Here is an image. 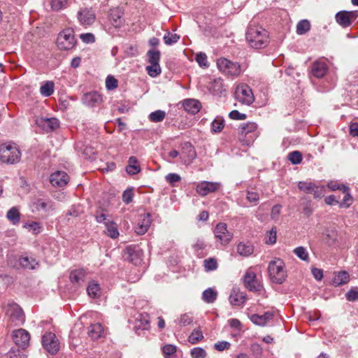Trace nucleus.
<instances>
[{
    "mask_svg": "<svg viewBox=\"0 0 358 358\" xmlns=\"http://www.w3.org/2000/svg\"><path fill=\"white\" fill-rule=\"evenodd\" d=\"M246 39L249 45L256 49L265 48L269 42L267 31L259 26H250L246 32Z\"/></svg>",
    "mask_w": 358,
    "mask_h": 358,
    "instance_id": "nucleus-1",
    "label": "nucleus"
},
{
    "mask_svg": "<svg viewBox=\"0 0 358 358\" xmlns=\"http://www.w3.org/2000/svg\"><path fill=\"white\" fill-rule=\"evenodd\" d=\"M22 152L18 145L12 142L0 145V162L8 165H14L20 162Z\"/></svg>",
    "mask_w": 358,
    "mask_h": 358,
    "instance_id": "nucleus-2",
    "label": "nucleus"
},
{
    "mask_svg": "<svg viewBox=\"0 0 358 358\" xmlns=\"http://www.w3.org/2000/svg\"><path fill=\"white\" fill-rule=\"evenodd\" d=\"M268 272L271 280L276 284H282L287 278L285 263L280 259H275L270 262Z\"/></svg>",
    "mask_w": 358,
    "mask_h": 358,
    "instance_id": "nucleus-3",
    "label": "nucleus"
},
{
    "mask_svg": "<svg viewBox=\"0 0 358 358\" xmlns=\"http://www.w3.org/2000/svg\"><path fill=\"white\" fill-rule=\"evenodd\" d=\"M76 43L74 31L71 28H66L62 30L57 38V44L60 50H71L76 46Z\"/></svg>",
    "mask_w": 358,
    "mask_h": 358,
    "instance_id": "nucleus-4",
    "label": "nucleus"
},
{
    "mask_svg": "<svg viewBox=\"0 0 358 358\" xmlns=\"http://www.w3.org/2000/svg\"><path fill=\"white\" fill-rule=\"evenodd\" d=\"M217 66L218 69L226 76L237 77L241 75V65L238 62L221 57L217 60Z\"/></svg>",
    "mask_w": 358,
    "mask_h": 358,
    "instance_id": "nucleus-5",
    "label": "nucleus"
},
{
    "mask_svg": "<svg viewBox=\"0 0 358 358\" xmlns=\"http://www.w3.org/2000/svg\"><path fill=\"white\" fill-rule=\"evenodd\" d=\"M5 311L9 320L15 325L22 324L24 322L25 317L24 312L16 303H8L5 306Z\"/></svg>",
    "mask_w": 358,
    "mask_h": 358,
    "instance_id": "nucleus-6",
    "label": "nucleus"
},
{
    "mask_svg": "<svg viewBox=\"0 0 358 358\" xmlns=\"http://www.w3.org/2000/svg\"><path fill=\"white\" fill-rule=\"evenodd\" d=\"M257 125L254 122H248L240 126V139L245 141V144H250L257 138L256 130Z\"/></svg>",
    "mask_w": 358,
    "mask_h": 358,
    "instance_id": "nucleus-7",
    "label": "nucleus"
},
{
    "mask_svg": "<svg viewBox=\"0 0 358 358\" xmlns=\"http://www.w3.org/2000/svg\"><path fill=\"white\" fill-rule=\"evenodd\" d=\"M235 97L239 102L245 105H250L255 100L251 88L245 84L236 87Z\"/></svg>",
    "mask_w": 358,
    "mask_h": 358,
    "instance_id": "nucleus-8",
    "label": "nucleus"
},
{
    "mask_svg": "<svg viewBox=\"0 0 358 358\" xmlns=\"http://www.w3.org/2000/svg\"><path fill=\"white\" fill-rule=\"evenodd\" d=\"M213 232L217 241L222 245L229 244L233 238V234L228 231L227 225L224 222L218 223Z\"/></svg>",
    "mask_w": 358,
    "mask_h": 358,
    "instance_id": "nucleus-9",
    "label": "nucleus"
},
{
    "mask_svg": "<svg viewBox=\"0 0 358 358\" xmlns=\"http://www.w3.org/2000/svg\"><path fill=\"white\" fill-rule=\"evenodd\" d=\"M43 348L51 355H55L59 350V342L55 334L45 333L42 338Z\"/></svg>",
    "mask_w": 358,
    "mask_h": 358,
    "instance_id": "nucleus-10",
    "label": "nucleus"
},
{
    "mask_svg": "<svg viewBox=\"0 0 358 358\" xmlns=\"http://www.w3.org/2000/svg\"><path fill=\"white\" fill-rule=\"evenodd\" d=\"M13 338L16 345L22 349L27 348L29 345L30 334L23 329L13 331Z\"/></svg>",
    "mask_w": 358,
    "mask_h": 358,
    "instance_id": "nucleus-11",
    "label": "nucleus"
},
{
    "mask_svg": "<svg viewBox=\"0 0 358 358\" xmlns=\"http://www.w3.org/2000/svg\"><path fill=\"white\" fill-rule=\"evenodd\" d=\"M243 282L245 287L251 292H259L262 289V285L258 282L255 272L248 270L244 277Z\"/></svg>",
    "mask_w": 358,
    "mask_h": 358,
    "instance_id": "nucleus-12",
    "label": "nucleus"
},
{
    "mask_svg": "<svg viewBox=\"0 0 358 358\" xmlns=\"http://www.w3.org/2000/svg\"><path fill=\"white\" fill-rule=\"evenodd\" d=\"M357 16L358 14L357 11L343 10L338 12L336 15V20L343 27H348L352 23Z\"/></svg>",
    "mask_w": 358,
    "mask_h": 358,
    "instance_id": "nucleus-13",
    "label": "nucleus"
},
{
    "mask_svg": "<svg viewBox=\"0 0 358 358\" xmlns=\"http://www.w3.org/2000/svg\"><path fill=\"white\" fill-rule=\"evenodd\" d=\"M220 188L219 182L203 181L197 185L196 190L200 196H205L209 193L217 191Z\"/></svg>",
    "mask_w": 358,
    "mask_h": 358,
    "instance_id": "nucleus-14",
    "label": "nucleus"
},
{
    "mask_svg": "<svg viewBox=\"0 0 358 358\" xmlns=\"http://www.w3.org/2000/svg\"><path fill=\"white\" fill-rule=\"evenodd\" d=\"M78 18L80 24L90 25L94 22L96 15L92 8H85L78 11Z\"/></svg>",
    "mask_w": 358,
    "mask_h": 358,
    "instance_id": "nucleus-15",
    "label": "nucleus"
},
{
    "mask_svg": "<svg viewBox=\"0 0 358 358\" xmlns=\"http://www.w3.org/2000/svg\"><path fill=\"white\" fill-rule=\"evenodd\" d=\"M124 13L120 8H113L109 10L108 18L112 25L115 28H120L124 24Z\"/></svg>",
    "mask_w": 358,
    "mask_h": 358,
    "instance_id": "nucleus-16",
    "label": "nucleus"
},
{
    "mask_svg": "<svg viewBox=\"0 0 358 358\" xmlns=\"http://www.w3.org/2000/svg\"><path fill=\"white\" fill-rule=\"evenodd\" d=\"M36 123L43 128L46 132L55 130L59 126V120L57 118L39 117L36 119Z\"/></svg>",
    "mask_w": 358,
    "mask_h": 358,
    "instance_id": "nucleus-17",
    "label": "nucleus"
},
{
    "mask_svg": "<svg viewBox=\"0 0 358 358\" xmlns=\"http://www.w3.org/2000/svg\"><path fill=\"white\" fill-rule=\"evenodd\" d=\"M69 177L64 171H57L52 173L50 177V182L54 187H64L69 182Z\"/></svg>",
    "mask_w": 358,
    "mask_h": 358,
    "instance_id": "nucleus-18",
    "label": "nucleus"
},
{
    "mask_svg": "<svg viewBox=\"0 0 358 358\" xmlns=\"http://www.w3.org/2000/svg\"><path fill=\"white\" fill-rule=\"evenodd\" d=\"M150 317L148 313H141L135 318L134 329L138 334L139 330H148L150 328Z\"/></svg>",
    "mask_w": 358,
    "mask_h": 358,
    "instance_id": "nucleus-19",
    "label": "nucleus"
},
{
    "mask_svg": "<svg viewBox=\"0 0 358 358\" xmlns=\"http://www.w3.org/2000/svg\"><path fill=\"white\" fill-rule=\"evenodd\" d=\"M83 103L90 107L100 104L102 101L101 96L96 92L86 93L83 96Z\"/></svg>",
    "mask_w": 358,
    "mask_h": 358,
    "instance_id": "nucleus-20",
    "label": "nucleus"
},
{
    "mask_svg": "<svg viewBox=\"0 0 358 358\" xmlns=\"http://www.w3.org/2000/svg\"><path fill=\"white\" fill-rule=\"evenodd\" d=\"M123 257L125 260L136 264L139 259V252L135 245H128L124 251Z\"/></svg>",
    "mask_w": 358,
    "mask_h": 358,
    "instance_id": "nucleus-21",
    "label": "nucleus"
},
{
    "mask_svg": "<svg viewBox=\"0 0 358 358\" xmlns=\"http://www.w3.org/2000/svg\"><path fill=\"white\" fill-rule=\"evenodd\" d=\"M327 71L328 67L324 62L317 61L313 64L311 72L313 76L317 78H322L327 73Z\"/></svg>",
    "mask_w": 358,
    "mask_h": 358,
    "instance_id": "nucleus-22",
    "label": "nucleus"
},
{
    "mask_svg": "<svg viewBox=\"0 0 358 358\" xmlns=\"http://www.w3.org/2000/svg\"><path fill=\"white\" fill-rule=\"evenodd\" d=\"M183 108L188 113L194 115L200 110L201 104L196 99H187L183 102Z\"/></svg>",
    "mask_w": 358,
    "mask_h": 358,
    "instance_id": "nucleus-23",
    "label": "nucleus"
},
{
    "mask_svg": "<svg viewBox=\"0 0 358 358\" xmlns=\"http://www.w3.org/2000/svg\"><path fill=\"white\" fill-rule=\"evenodd\" d=\"M273 317V313L272 312L268 311L264 313L263 315H259L257 314H253L250 317L251 321L257 325L264 326L266 322L272 319Z\"/></svg>",
    "mask_w": 358,
    "mask_h": 358,
    "instance_id": "nucleus-24",
    "label": "nucleus"
},
{
    "mask_svg": "<svg viewBox=\"0 0 358 358\" xmlns=\"http://www.w3.org/2000/svg\"><path fill=\"white\" fill-rule=\"evenodd\" d=\"M85 277L86 273L83 269L72 271L69 275L71 282L73 284H77L78 285H80L85 282Z\"/></svg>",
    "mask_w": 358,
    "mask_h": 358,
    "instance_id": "nucleus-25",
    "label": "nucleus"
},
{
    "mask_svg": "<svg viewBox=\"0 0 358 358\" xmlns=\"http://www.w3.org/2000/svg\"><path fill=\"white\" fill-rule=\"evenodd\" d=\"M182 153L186 155L187 159L189 162H191L196 157V152L194 147L189 142H185L182 145Z\"/></svg>",
    "mask_w": 358,
    "mask_h": 358,
    "instance_id": "nucleus-26",
    "label": "nucleus"
},
{
    "mask_svg": "<svg viewBox=\"0 0 358 358\" xmlns=\"http://www.w3.org/2000/svg\"><path fill=\"white\" fill-rule=\"evenodd\" d=\"M150 224V215L148 213L144 215L143 220L137 224L135 231L138 235H143L145 234Z\"/></svg>",
    "mask_w": 358,
    "mask_h": 358,
    "instance_id": "nucleus-27",
    "label": "nucleus"
},
{
    "mask_svg": "<svg viewBox=\"0 0 358 358\" xmlns=\"http://www.w3.org/2000/svg\"><path fill=\"white\" fill-rule=\"evenodd\" d=\"M126 171L129 175H135L141 171L138 160L135 157H130L128 161V165L126 167Z\"/></svg>",
    "mask_w": 358,
    "mask_h": 358,
    "instance_id": "nucleus-28",
    "label": "nucleus"
},
{
    "mask_svg": "<svg viewBox=\"0 0 358 358\" xmlns=\"http://www.w3.org/2000/svg\"><path fill=\"white\" fill-rule=\"evenodd\" d=\"M103 334V328L99 323L92 324L88 329V335L92 339H98Z\"/></svg>",
    "mask_w": 358,
    "mask_h": 358,
    "instance_id": "nucleus-29",
    "label": "nucleus"
},
{
    "mask_svg": "<svg viewBox=\"0 0 358 358\" xmlns=\"http://www.w3.org/2000/svg\"><path fill=\"white\" fill-rule=\"evenodd\" d=\"M245 296L242 292L232 290L229 296V301L232 306L242 305L245 301Z\"/></svg>",
    "mask_w": 358,
    "mask_h": 358,
    "instance_id": "nucleus-30",
    "label": "nucleus"
},
{
    "mask_svg": "<svg viewBox=\"0 0 358 358\" xmlns=\"http://www.w3.org/2000/svg\"><path fill=\"white\" fill-rule=\"evenodd\" d=\"M254 248L250 243L241 242L237 245V252L244 257H248L253 253Z\"/></svg>",
    "mask_w": 358,
    "mask_h": 358,
    "instance_id": "nucleus-31",
    "label": "nucleus"
},
{
    "mask_svg": "<svg viewBox=\"0 0 358 358\" xmlns=\"http://www.w3.org/2000/svg\"><path fill=\"white\" fill-rule=\"evenodd\" d=\"M217 296V292L212 288H208L202 293V299L208 303H213L216 300Z\"/></svg>",
    "mask_w": 358,
    "mask_h": 358,
    "instance_id": "nucleus-32",
    "label": "nucleus"
},
{
    "mask_svg": "<svg viewBox=\"0 0 358 358\" xmlns=\"http://www.w3.org/2000/svg\"><path fill=\"white\" fill-rule=\"evenodd\" d=\"M7 219L13 224H17L20 221V213L16 207L11 208L6 214Z\"/></svg>",
    "mask_w": 358,
    "mask_h": 358,
    "instance_id": "nucleus-33",
    "label": "nucleus"
},
{
    "mask_svg": "<svg viewBox=\"0 0 358 358\" xmlns=\"http://www.w3.org/2000/svg\"><path fill=\"white\" fill-rule=\"evenodd\" d=\"M106 234L112 238H116L119 236V231L117 230V225L113 222H106Z\"/></svg>",
    "mask_w": 358,
    "mask_h": 358,
    "instance_id": "nucleus-34",
    "label": "nucleus"
},
{
    "mask_svg": "<svg viewBox=\"0 0 358 358\" xmlns=\"http://www.w3.org/2000/svg\"><path fill=\"white\" fill-rule=\"evenodd\" d=\"M54 83L52 81H46L41 86L40 92L45 97L51 96L54 92Z\"/></svg>",
    "mask_w": 358,
    "mask_h": 358,
    "instance_id": "nucleus-35",
    "label": "nucleus"
},
{
    "mask_svg": "<svg viewBox=\"0 0 358 358\" xmlns=\"http://www.w3.org/2000/svg\"><path fill=\"white\" fill-rule=\"evenodd\" d=\"M350 280V275L346 271L339 272L334 278L333 282L336 285H341L347 283Z\"/></svg>",
    "mask_w": 358,
    "mask_h": 358,
    "instance_id": "nucleus-36",
    "label": "nucleus"
},
{
    "mask_svg": "<svg viewBox=\"0 0 358 358\" xmlns=\"http://www.w3.org/2000/svg\"><path fill=\"white\" fill-rule=\"evenodd\" d=\"M87 294L92 298H97L100 295V287L99 285L94 282V281L90 282L87 288Z\"/></svg>",
    "mask_w": 358,
    "mask_h": 358,
    "instance_id": "nucleus-37",
    "label": "nucleus"
},
{
    "mask_svg": "<svg viewBox=\"0 0 358 358\" xmlns=\"http://www.w3.org/2000/svg\"><path fill=\"white\" fill-rule=\"evenodd\" d=\"M19 261L21 266L27 269H34L38 264L34 259L28 257H22Z\"/></svg>",
    "mask_w": 358,
    "mask_h": 358,
    "instance_id": "nucleus-38",
    "label": "nucleus"
},
{
    "mask_svg": "<svg viewBox=\"0 0 358 358\" xmlns=\"http://www.w3.org/2000/svg\"><path fill=\"white\" fill-rule=\"evenodd\" d=\"M337 240L338 233L336 230L333 229L326 230L324 241L328 245L334 244Z\"/></svg>",
    "mask_w": 358,
    "mask_h": 358,
    "instance_id": "nucleus-39",
    "label": "nucleus"
},
{
    "mask_svg": "<svg viewBox=\"0 0 358 358\" xmlns=\"http://www.w3.org/2000/svg\"><path fill=\"white\" fill-rule=\"evenodd\" d=\"M310 29V23L307 20H302L296 24V33L303 35L308 32Z\"/></svg>",
    "mask_w": 358,
    "mask_h": 358,
    "instance_id": "nucleus-40",
    "label": "nucleus"
},
{
    "mask_svg": "<svg viewBox=\"0 0 358 358\" xmlns=\"http://www.w3.org/2000/svg\"><path fill=\"white\" fill-rule=\"evenodd\" d=\"M203 338V336L201 328L199 327L193 330L192 334L188 338V341L192 344H196L199 341H201Z\"/></svg>",
    "mask_w": 358,
    "mask_h": 358,
    "instance_id": "nucleus-41",
    "label": "nucleus"
},
{
    "mask_svg": "<svg viewBox=\"0 0 358 358\" xmlns=\"http://www.w3.org/2000/svg\"><path fill=\"white\" fill-rule=\"evenodd\" d=\"M224 126V119L220 117H217L211 123V130L215 133H220L223 129Z\"/></svg>",
    "mask_w": 358,
    "mask_h": 358,
    "instance_id": "nucleus-42",
    "label": "nucleus"
},
{
    "mask_svg": "<svg viewBox=\"0 0 358 358\" xmlns=\"http://www.w3.org/2000/svg\"><path fill=\"white\" fill-rule=\"evenodd\" d=\"M165 117V111L157 110L149 115V120L152 122H160L164 120Z\"/></svg>",
    "mask_w": 358,
    "mask_h": 358,
    "instance_id": "nucleus-43",
    "label": "nucleus"
},
{
    "mask_svg": "<svg viewBox=\"0 0 358 358\" xmlns=\"http://www.w3.org/2000/svg\"><path fill=\"white\" fill-rule=\"evenodd\" d=\"M147 55L150 64H159L160 52L159 50H150L148 52Z\"/></svg>",
    "mask_w": 358,
    "mask_h": 358,
    "instance_id": "nucleus-44",
    "label": "nucleus"
},
{
    "mask_svg": "<svg viewBox=\"0 0 358 358\" xmlns=\"http://www.w3.org/2000/svg\"><path fill=\"white\" fill-rule=\"evenodd\" d=\"M162 351L165 358H173L176 352V347L173 345L167 344L163 347Z\"/></svg>",
    "mask_w": 358,
    "mask_h": 358,
    "instance_id": "nucleus-45",
    "label": "nucleus"
},
{
    "mask_svg": "<svg viewBox=\"0 0 358 358\" xmlns=\"http://www.w3.org/2000/svg\"><path fill=\"white\" fill-rule=\"evenodd\" d=\"M315 184L311 182L301 181L298 184V187L301 191L306 192V194H312Z\"/></svg>",
    "mask_w": 358,
    "mask_h": 358,
    "instance_id": "nucleus-46",
    "label": "nucleus"
},
{
    "mask_svg": "<svg viewBox=\"0 0 358 358\" xmlns=\"http://www.w3.org/2000/svg\"><path fill=\"white\" fill-rule=\"evenodd\" d=\"M288 159L292 164H299L302 161V155L299 151H292L289 153Z\"/></svg>",
    "mask_w": 358,
    "mask_h": 358,
    "instance_id": "nucleus-47",
    "label": "nucleus"
},
{
    "mask_svg": "<svg viewBox=\"0 0 358 358\" xmlns=\"http://www.w3.org/2000/svg\"><path fill=\"white\" fill-rule=\"evenodd\" d=\"M148 73L151 77H157L159 76L162 71L159 64H150L146 67Z\"/></svg>",
    "mask_w": 358,
    "mask_h": 358,
    "instance_id": "nucleus-48",
    "label": "nucleus"
},
{
    "mask_svg": "<svg viewBox=\"0 0 358 358\" xmlns=\"http://www.w3.org/2000/svg\"><path fill=\"white\" fill-rule=\"evenodd\" d=\"M294 252L299 258L303 261H307L308 259V253L306 249L303 247H297L294 249Z\"/></svg>",
    "mask_w": 358,
    "mask_h": 358,
    "instance_id": "nucleus-49",
    "label": "nucleus"
},
{
    "mask_svg": "<svg viewBox=\"0 0 358 358\" xmlns=\"http://www.w3.org/2000/svg\"><path fill=\"white\" fill-rule=\"evenodd\" d=\"M163 38L166 45H171L178 42L180 39V36L176 34H171L169 32Z\"/></svg>",
    "mask_w": 358,
    "mask_h": 358,
    "instance_id": "nucleus-50",
    "label": "nucleus"
},
{
    "mask_svg": "<svg viewBox=\"0 0 358 358\" xmlns=\"http://www.w3.org/2000/svg\"><path fill=\"white\" fill-rule=\"evenodd\" d=\"M50 204L51 202H47L43 199H38L34 203V207L37 210H43L44 211L48 210V208L50 206Z\"/></svg>",
    "mask_w": 358,
    "mask_h": 358,
    "instance_id": "nucleus-51",
    "label": "nucleus"
},
{
    "mask_svg": "<svg viewBox=\"0 0 358 358\" xmlns=\"http://www.w3.org/2000/svg\"><path fill=\"white\" fill-rule=\"evenodd\" d=\"M67 0H51V8L55 11L65 8Z\"/></svg>",
    "mask_w": 358,
    "mask_h": 358,
    "instance_id": "nucleus-52",
    "label": "nucleus"
},
{
    "mask_svg": "<svg viewBox=\"0 0 358 358\" xmlns=\"http://www.w3.org/2000/svg\"><path fill=\"white\" fill-rule=\"evenodd\" d=\"M196 61L201 67H208L207 55L203 52H199L196 55Z\"/></svg>",
    "mask_w": 358,
    "mask_h": 358,
    "instance_id": "nucleus-53",
    "label": "nucleus"
},
{
    "mask_svg": "<svg viewBox=\"0 0 358 358\" xmlns=\"http://www.w3.org/2000/svg\"><path fill=\"white\" fill-rule=\"evenodd\" d=\"M204 266L206 271H213L217 267V263L215 258H209L204 260Z\"/></svg>",
    "mask_w": 358,
    "mask_h": 358,
    "instance_id": "nucleus-54",
    "label": "nucleus"
},
{
    "mask_svg": "<svg viewBox=\"0 0 358 358\" xmlns=\"http://www.w3.org/2000/svg\"><path fill=\"white\" fill-rule=\"evenodd\" d=\"M24 227L31 231L34 234H38L41 232V226L38 222H32L24 225Z\"/></svg>",
    "mask_w": 358,
    "mask_h": 358,
    "instance_id": "nucleus-55",
    "label": "nucleus"
},
{
    "mask_svg": "<svg viewBox=\"0 0 358 358\" xmlns=\"http://www.w3.org/2000/svg\"><path fill=\"white\" fill-rule=\"evenodd\" d=\"M191 356L192 358H205L206 352L201 348H194L191 350Z\"/></svg>",
    "mask_w": 358,
    "mask_h": 358,
    "instance_id": "nucleus-56",
    "label": "nucleus"
},
{
    "mask_svg": "<svg viewBox=\"0 0 358 358\" xmlns=\"http://www.w3.org/2000/svg\"><path fill=\"white\" fill-rule=\"evenodd\" d=\"M312 194H313L314 198L320 199L324 196L325 187L324 186H317L315 185Z\"/></svg>",
    "mask_w": 358,
    "mask_h": 358,
    "instance_id": "nucleus-57",
    "label": "nucleus"
},
{
    "mask_svg": "<svg viewBox=\"0 0 358 358\" xmlns=\"http://www.w3.org/2000/svg\"><path fill=\"white\" fill-rule=\"evenodd\" d=\"M346 299L350 301L358 299V287L350 289L345 294Z\"/></svg>",
    "mask_w": 358,
    "mask_h": 358,
    "instance_id": "nucleus-58",
    "label": "nucleus"
},
{
    "mask_svg": "<svg viewBox=\"0 0 358 358\" xmlns=\"http://www.w3.org/2000/svg\"><path fill=\"white\" fill-rule=\"evenodd\" d=\"M247 199L250 203H257L259 200V195L257 192L248 190L247 191Z\"/></svg>",
    "mask_w": 358,
    "mask_h": 358,
    "instance_id": "nucleus-59",
    "label": "nucleus"
},
{
    "mask_svg": "<svg viewBox=\"0 0 358 358\" xmlns=\"http://www.w3.org/2000/svg\"><path fill=\"white\" fill-rule=\"evenodd\" d=\"M106 88L109 90H113L117 87V80L113 76H108L106 80Z\"/></svg>",
    "mask_w": 358,
    "mask_h": 358,
    "instance_id": "nucleus-60",
    "label": "nucleus"
},
{
    "mask_svg": "<svg viewBox=\"0 0 358 358\" xmlns=\"http://www.w3.org/2000/svg\"><path fill=\"white\" fill-rule=\"evenodd\" d=\"M352 201V197L349 192H346L341 202L339 201L340 207L348 208Z\"/></svg>",
    "mask_w": 358,
    "mask_h": 358,
    "instance_id": "nucleus-61",
    "label": "nucleus"
},
{
    "mask_svg": "<svg viewBox=\"0 0 358 358\" xmlns=\"http://www.w3.org/2000/svg\"><path fill=\"white\" fill-rule=\"evenodd\" d=\"M276 234H277L276 229L275 228H272L268 231V238L266 240V244H270V245H273V244L275 243V242H276Z\"/></svg>",
    "mask_w": 358,
    "mask_h": 358,
    "instance_id": "nucleus-62",
    "label": "nucleus"
},
{
    "mask_svg": "<svg viewBox=\"0 0 358 358\" xmlns=\"http://www.w3.org/2000/svg\"><path fill=\"white\" fill-rule=\"evenodd\" d=\"M193 322V318L189 314L185 313L181 315L179 324L180 326H187Z\"/></svg>",
    "mask_w": 358,
    "mask_h": 358,
    "instance_id": "nucleus-63",
    "label": "nucleus"
},
{
    "mask_svg": "<svg viewBox=\"0 0 358 358\" xmlns=\"http://www.w3.org/2000/svg\"><path fill=\"white\" fill-rule=\"evenodd\" d=\"M230 346V343L227 341H220L215 344V349L217 350V351L222 352L224 350L229 349Z\"/></svg>",
    "mask_w": 358,
    "mask_h": 358,
    "instance_id": "nucleus-64",
    "label": "nucleus"
}]
</instances>
